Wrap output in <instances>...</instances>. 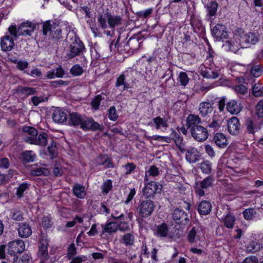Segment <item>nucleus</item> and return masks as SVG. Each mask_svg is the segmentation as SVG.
I'll list each match as a JSON object with an SVG mask.
<instances>
[{
	"label": "nucleus",
	"mask_w": 263,
	"mask_h": 263,
	"mask_svg": "<svg viewBox=\"0 0 263 263\" xmlns=\"http://www.w3.org/2000/svg\"><path fill=\"white\" fill-rule=\"evenodd\" d=\"M185 121L186 126L194 140L202 142L208 138L209 132L206 127L201 125L202 121L198 115L190 114L186 117Z\"/></svg>",
	"instance_id": "1"
},
{
	"label": "nucleus",
	"mask_w": 263,
	"mask_h": 263,
	"mask_svg": "<svg viewBox=\"0 0 263 263\" xmlns=\"http://www.w3.org/2000/svg\"><path fill=\"white\" fill-rule=\"evenodd\" d=\"M68 123L70 125L74 127L80 126V128L85 131H102L104 129V126L102 124L95 121L91 117H87L76 112L69 113Z\"/></svg>",
	"instance_id": "2"
},
{
	"label": "nucleus",
	"mask_w": 263,
	"mask_h": 263,
	"mask_svg": "<svg viewBox=\"0 0 263 263\" xmlns=\"http://www.w3.org/2000/svg\"><path fill=\"white\" fill-rule=\"evenodd\" d=\"M70 38L71 43L68 47L67 57L68 59H71L76 57H81L85 58L84 52L86 49L83 43L80 40L79 36L73 33Z\"/></svg>",
	"instance_id": "3"
},
{
	"label": "nucleus",
	"mask_w": 263,
	"mask_h": 263,
	"mask_svg": "<svg viewBox=\"0 0 263 263\" xmlns=\"http://www.w3.org/2000/svg\"><path fill=\"white\" fill-rule=\"evenodd\" d=\"M235 40L242 48H247L256 44L259 41L258 35L253 32H245L242 29H237L234 35Z\"/></svg>",
	"instance_id": "4"
},
{
	"label": "nucleus",
	"mask_w": 263,
	"mask_h": 263,
	"mask_svg": "<svg viewBox=\"0 0 263 263\" xmlns=\"http://www.w3.org/2000/svg\"><path fill=\"white\" fill-rule=\"evenodd\" d=\"M35 25L29 21L22 23L17 28L15 25H12L8 28L9 33L15 38L22 35L30 36L34 31Z\"/></svg>",
	"instance_id": "5"
},
{
	"label": "nucleus",
	"mask_w": 263,
	"mask_h": 263,
	"mask_svg": "<svg viewBox=\"0 0 263 263\" xmlns=\"http://www.w3.org/2000/svg\"><path fill=\"white\" fill-rule=\"evenodd\" d=\"M61 32L60 27L55 23L51 24L50 22H46L43 26V34L49 35L52 39H60Z\"/></svg>",
	"instance_id": "6"
},
{
	"label": "nucleus",
	"mask_w": 263,
	"mask_h": 263,
	"mask_svg": "<svg viewBox=\"0 0 263 263\" xmlns=\"http://www.w3.org/2000/svg\"><path fill=\"white\" fill-rule=\"evenodd\" d=\"M155 206L153 201L145 200L142 201L139 205V214L143 218L148 217L152 214Z\"/></svg>",
	"instance_id": "7"
},
{
	"label": "nucleus",
	"mask_w": 263,
	"mask_h": 263,
	"mask_svg": "<svg viewBox=\"0 0 263 263\" xmlns=\"http://www.w3.org/2000/svg\"><path fill=\"white\" fill-rule=\"evenodd\" d=\"M25 243L22 240H16L10 242L8 245V253L11 256L21 254L25 250Z\"/></svg>",
	"instance_id": "8"
},
{
	"label": "nucleus",
	"mask_w": 263,
	"mask_h": 263,
	"mask_svg": "<svg viewBox=\"0 0 263 263\" xmlns=\"http://www.w3.org/2000/svg\"><path fill=\"white\" fill-rule=\"evenodd\" d=\"M162 185L157 182H148L143 189V195L147 198H151L157 193H160Z\"/></svg>",
	"instance_id": "9"
},
{
	"label": "nucleus",
	"mask_w": 263,
	"mask_h": 263,
	"mask_svg": "<svg viewBox=\"0 0 263 263\" xmlns=\"http://www.w3.org/2000/svg\"><path fill=\"white\" fill-rule=\"evenodd\" d=\"M173 220L176 223L185 226L187 225L190 219L187 213L179 209H176L172 214Z\"/></svg>",
	"instance_id": "10"
},
{
	"label": "nucleus",
	"mask_w": 263,
	"mask_h": 263,
	"mask_svg": "<svg viewBox=\"0 0 263 263\" xmlns=\"http://www.w3.org/2000/svg\"><path fill=\"white\" fill-rule=\"evenodd\" d=\"M212 36L217 40L226 39L228 37V32L227 27L221 24H216L212 30Z\"/></svg>",
	"instance_id": "11"
},
{
	"label": "nucleus",
	"mask_w": 263,
	"mask_h": 263,
	"mask_svg": "<svg viewBox=\"0 0 263 263\" xmlns=\"http://www.w3.org/2000/svg\"><path fill=\"white\" fill-rule=\"evenodd\" d=\"M222 210L226 212V215L222 218L224 226L228 229H232L236 221L235 217L230 213V208L228 205L223 204Z\"/></svg>",
	"instance_id": "12"
},
{
	"label": "nucleus",
	"mask_w": 263,
	"mask_h": 263,
	"mask_svg": "<svg viewBox=\"0 0 263 263\" xmlns=\"http://www.w3.org/2000/svg\"><path fill=\"white\" fill-rule=\"evenodd\" d=\"M243 108L240 101L234 99L229 100L226 104V108L228 112L232 115H237Z\"/></svg>",
	"instance_id": "13"
},
{
	"label": "nucleus",
	"mask_w": 263,
	"mask_h": 263,
	"mask_svg": "<svg viewBox=\"0 0 263 263\" xmlns=\"http://www.w3.org/2000/svg\"><path fill=\"white\" fill-rule=\"evenodd\" d=\"M1 47L3 51H10L14 46L13 39L9 35H5L1 39Z\"/></svg>",
	"instance_id": "14"
},
{
	"label": "nucleus",
	"mask_w": 263,
	"mask_h": 263,
	"mask_svg": "<svg viewBox=\"0 0 263 263\" xmlns=\"http://www.w3.org/2000/svg\"><path fill=\"white\" fill-rule=\"evenodd\" d=\"M228 128L229 133L233 135H236L239 133L240 124L236 117H233L228 122Z\"/></svg>",
	"instance_id": "15"
},
{
	"label": "nucleus",
	"mask_w": 263,
	"mask_h": 263,
	"mask_svg": "<svg viewBox=\"0 0 263 263\" xmlns=\"http://www.w3.org/2000/svg\"><path fill=\"white\" fill-rule=\"evenodd\" d=\"M201 155L197 149L190 147L186 151L185 159L190 163H195L200 160Z\"/></svg>",
	"instance_id": "16"
},
{
	"label": "nucleus",
	"mask_w": 263,
	"mask_h": 263,
	"mask_svg": "<svg viewBox=\"0 0 263 263\" xmlns=\"http://www.w3.org/2000/svg\"><path fill=\"white\" fill-rule=\"evenodd\" d=\"M48 241L46 239L41 238L39 243V256L45 260H47L49 258L48 252Z\"/></svg>",
	"instance_id": "17"
},
{
	"label": "nucleus",
	"mask_w": 263,
	"mask_h": 263,
	"mask_svg": "<svg viewBox=\"0 0 263 263\" xmlns=\"http://www.w3.org/2000/svg\"><path fill=\"white\" fill-rule=\"evenodd\" d=\"M211 186V182H195L194 188L196 194L199 197H202Z\"/></svg>",
	"instance_id": "18"
},
{
	"label": "nucleus",
	"mask_w": 263,
	"mask_h": 263,
	"mask_svg": "<svg viewBox=\"0 0 263 263\" xmlns=\"http://www.w3.org/2000/svg\"><path fill=\"white\" fill-rule=\"evenodd\" d=\"M205 8L207 12L206 18L209 21L212 22L217 13L218 4L215 1H212L209 3L205 6Z\"/></svg>",
	"instance_id": "19"
},
{
	"label": "nucleus",
	"mask_w": 263,
	"mask_h": 263,
	"mask_svg": "<svg viewBox=\"0 0 263 263\" xmlns=\"http://www.w3.org/2000/svg\"><path fill=\"white\" fill-rule=\"evenodd\" d=\"M102 227L103 229L100 233V236L103 238H105V233H115L118 231V223L116 222H109L104 225L102 224Z\"/></svg>",
	"instance_id": "20"
},
{
	"label": "nucleus",
	"mask_w": 263,
	"mask_h": 263,
	"mask_svg": "<svg viewBox=\"0 0 263 263\" xmlns=\"http://www.w3.org/2000/svg\"><path fill=\"white\" fill-rule=\"evenodd\" d=\"M17 231L19 236L22 238H28L32 234L31 227L27 222L20 223Z\"/></svg>",
	"instance_id": "21"
},
{
	"label": "nucleus",
	"mask_w": 263,
	"mask_h": 263,
	"mask_svg": "<svg viewBox=\"0 0 263 263\" xmlns=\"http://www.w3.org/2000/svg\"><path fill=\"white\" fill-rule=\"evenodd\" d=\"M153 230L154 235L159 237H166L168 232L167 225L165 223H162L159 225H155Z\"/></svg>",
	"instance_id": "22"
},
{
	"label": "nucleus",
	"mask_w": 263,
	"mask_h": 263,
	"mask_svg": "<svg viewBox=\"0 0 263 263\" xmlns=\"http://www.w3.org/2000/svg\"><path fill=\"white\" fill-rule=\"evenodd\" d=\"M201 231L198 227H193L189 232L187 239L189 242L193 243L197 242L200 239Z\"/></svg>",
	"instance_id": "23"
},
{
	"label": "nucleus",
	"mask_w": 263,
	"mask_h": 263,
	"mask_svg": "<svg viewBox=\"0 0 263 263\" xmlns=\"http://www.w3.org/2000/svg\"><path fill=\"white\" fill-rule=\"evenodd\" d=\"M133 72L132 69L129 71L126 70L124 71L118 78H117L116 83V86L117 87H120V86H123V90H127L129 88V85L125 81V77L128 76V73Z\"/></svg>",
	"instance_id": "24"
},
{
	"label": "nucleus",
	"mask_w": 263,
	"mask_h": 263,
	"mask_svg": "<svg viewBox=\"0 0 263 263\" xmlns=\"http://www.w3.org/2000/svg\"><path fill=\"white\" fill-rule=\"evenodd\" d=\"M96 162L98 165L103 166L105 168L114 166L111 159L107 155L99 156L96 159Z\"/></svg>",
	"instance_id": "25"
},
{
	"label": "nucleus",
	"mask_w": 263,
	"mask_h": 263,
	"mask_svg": "<svg viewBox=\"0 0 263 263\" xmlns=\"http://www.w3.org/2000/svg\"><path fill=\"white\" fill-rule=\"evenodd\" d=\"M152 121L157 129H166L168 127V119L166 117L162 118L158 116L154 118Z\"/></svg>",
	"instance_id": "26"
},
{
	"label": "nucleus",
	"mask_w": 263,
	"mask_h": 263,
	"mask_svg": "<svg viewBox=\"0 0 263 263\" xmlns=\"http://www.w3.org/2000/svg\"><path fill=\"white\" fill-rule=\"evenodd\" d=\"M211 104L208 102H202L199 105V114L202 117H205L213 111Z\"/></svg>",
	"instance_id": "27"
},
{
	"label": "nucleus",
	"mask_w": 263,
	"mask_h": 263,
	"mask_svg": "<svg viewBox=\"0 0 263 263\" xmlns=\"http://www.w3.org/2000/svg\"><path fill=\"white\" fill-rule=\"evenodd\" d=\"M213 141L216 145L220 148L226 147L228 144L226 137L222 133H216L214 136Z\"/></svg>",
	"instance_id": "28"
},
{
	"label": "nucleus",
	"mask_w": 263,
	"mask_h": 263,
	"mask_svg": "<svg viewBox=\"0 0 263 263\" xmlns=\"http://www.w3.org/2000/svg\"><path fill=\"white\" fill-rule=\"evenodd\" d=\"M32 142H31V144L45 146L47 142V135L45 132L37 133L34 139H32Z\"/></svg>",
	"instance_id": "29"
},
{
	"label": "nucleus",
	"mask_w": 263,
	"mask_h": 263,
	"mask_svg": "<svg viewBox=\"0 0 263 263\" xmlns=\"http://www.w3.org/2000/svg\"><path fill=\"white\" fill-rule=\"evenodd\" d=\"M52 119L55 123H63L66 121L67 116L64 111L56 109L52 114Z\"/></svg>",
	"instance_id": "30"
},
{
	"label": "nucleus",
	"mask_w": 263,
	"mask_h": 263,
	"mask_svg": "<svg viewBox=\"0 0 263 263\" xmlns=\"http://www.w3.org/2000/svg\"><path fill=\"white\" fill-rule=\"evenodd\" d=\"M106 18L109 26L114 28L121 24L122 18L120 16L112 15L109 13H106Z\"/></svg>",
	"instance_id": "31"
},
{
	"label": "nucleus",
	"mask_w": 263,
	"mask_h": 263,
	"mask_svg": "<svg viewBox=\"0 0 263 263\" xmlns=\"http://www.w3.org/2000/svg\"><path fill=\"white\" fill-rule=\"evenodd\" d=\"M212 205L208 201H202L198 207V212L200 215H205L209 214L211 211Z\"/></svg>",
	"instance_id": "32"
},
{
	"label": "nucleus",
	"mask_w": 263,
	"mask_h": 263,
	"mask_svg": "<svg viewBox=\"0 0 263 263\" xmlns=\"http://www.w3.org/2000/svg\"><path fill=\"white\" fill-rule=\"evenodd\" d=\"M173 134V140L176 146L181 153H184L185 151V146L183 142V138L176 132H174Z\"/></svg>",
	"instance_id": "33"
},
{
	"label": "nucleus",
	"mask_w": 263,
	"mask_h": 263,
	"mask_svg": "<svg viewBox=\"0 0 263 263\" xmlns=\"http://www.w3.org/2000/svg\"><path fill=\"white\" fill-rule=\"evenodd\" d=\"M140 46V43L139 41L136 38H130L128 41L126 43V44L124 46V51L125 52H128L130 49L133 50H136ZM122 51V49L120 50Z\"/></svg>",
	"instance_id": "34"
},
{
	"label": "nucleus",
	"mask_w": 263,
	"mask_h": 263,
	"mask_svg": "<svg viewBox=\"0 0 263 263\" xmlns=\"http://www.w3.org/2000/svg\"><path fill=\"white\" fill-rule=\"evenodd\" d=\"M16 92L22 95L28 96L35 94L37 90L33 87L19 86L16 89Z\"/></svg>",
	"instance_id": "35"
},
{
	"label": "nucleus",
	"mask_w": 263,
	"mask_h": 263,
	"mask_svg": "<svg viewBox=\"0 0 263 263\" xmlns=\"http://www.w3.org/2000/svg\"><path fill=\"white\" fill-rule=\"evenodd\" d=\"M72 191L73 194L78 198H84L86 195L85 187L79 184H75L73 187Z\"/></svg>",
	"instance_id": "36"
},
{
	"label": "nucleus",
	"mask_w": 263,
	"mask_h": 263,
	"mask_svg": "<svg viewBox=\"0 0 263 263\" xmlns=\"http://www.w3.org/2000/svg\"><path fill=\"white\" fill-rule=\"evenodd\" d=\"M22 157L23 161L31 162L35 159L36 155L32 151H26L22 153Z\"/></svg>",
	"instance_id": "37"
},
{
	"label": "nucleus",
	"mask_w": 263,
	"mask_h": 263,
	"mask_svg": "<svg viewBox=\"0 0 263 263\" xmlns=\"http://www.w3.org/2000/svg\"><path fill=\"white\" fill-rule=\"evenodd\" d=\"M135 241V236L132 233H126L122 237L121 242L126 246H132Z\"/></svg>",
	"instance_id": "38"
},
{
	"label": "nucleus",
	"mask_w": 263,
	"mask_h": 263,
	"mask_svg": "<svg viewBox=\"0 0 263 263\" xmlns=\"http://www.w3.org/2000/svg\"><path fill=\"white\" fill-rule=\"evenodd\" d=\"M243 217L246 220H252L257 214V210L254 208L245 209L242 212Z\"/></svg>",
	"instance_id": "39"
},
{
	"label": "nucleus",
	"mask_w": 263,
	"mask_h": 263,
	"mask_svg": "<svg viewBox=\"0 0 263 263\" xmlns=\"http://www.w3.org/2000/svg\"><path fill=\"white\" fill-rule=\"evenodd\" d=\"M31 258L30 255L24 253L21 256V254H18L13 258V263H28Z\"/></svg>",
	"instance_id": "40"
},
{
	"label": "nucleus",
	"mask_w": 263,
	"mask_h": 263,
	"mask_svg": "<svg viewBox=\"0 0 263 263\" xmlns=\"http://www.w3.org/2000/svg\"><path fill=\"white\" fill-rule=\"evenodd\" d=\"M250 73L253 77L258 78L263 73V67L260 65L253 66L251 68Z\"/></svg>",
	"instance_id": "41"
},
{
	"label": "nucleus",
	"mask_w": 263,
	"mask_h": 263,
	"mask_svg": "<svg viewBox=\"0 0 263 263\" xmlns=\"http://www.w3.org/2000/svg\"><path fill=\"white\" fill-rule=\"evenodd\" d=\"M10 213L11 218L14 221H22L24 219L23 213L18 209H12Z\"/></svg>",
	"instance_id": "42"
},
{
	"label": "nucleus",
	"mask_w": 263,
	"mask_h": 263,
	"mask_svg": "<svg viewBox=\"0 0 263 263\" xmlns=\"http://www.w3.org/2000/svg\"><path fill=\"white\" fill-rule=\"evenodd\" d=\"M252 93L256 97L263 96V86L259 83H255L252 87Z\"/></svg>",
	"instance_id": "43"
},
{
	"label": "nucleus",
	"mask_w": 263,
	"mask_h": 263,
	"mask_svg": "<svg viewBox=\"0 0 263 263\" xmlns=\"http://www.w3.org/2000/svg\"><path fill=\"white\" fill-rule=\"evenodd\" d=\"M49 174V171L47 168L43 167H39L31 171V174L33 176H48Z\"/></svg>",
	"instance_id": "44"
},
{
	"label": "nucleus",
	"mask_w": 263,
	"mask_h": 263,
	"mask_svg": "<svg viewBox=\"0 0 263 263\" xmlns=\"http://www.w3.org/2000/svg\"><path fill=\"white\" fill-rule=\"evenodd\" d=\"M83 72L82 67L79 64H75L72 66L70 70V73L73 76H80Z\"/></svg>",
	"instance_id": "45"
},
{
	"label": "nucleus",
	"mask_w": 263,
	"mask_h": 263,
	"mask_svg": "<svg viewBox=\"0 0 263 263\" xmlns=\"http://www.w3.org/2000/svg\"><path fill=\"white\" fill-rule=\"evenodd\" d=\"M103 98L101 95L96 96L91 102V105L92 109L98 110L99 109L100 103L103 100Z\"/></svg>",
	"instance_id": "46"
},
{
	"label": "nucleus",
	"mask_w": 263,
	"mask_h": 263,
	"mask_svg": "<svg viewBox=\"0 0 263 263\" xmlns=\"http://www.w3.org/2000/svg\"><path fill=\"white\" fill-rule=\"evenodd\" d=\"M22 132L24 134L25 137L27 135L32 134V136L37 134V130L33 127L29 126H24L22 127Z\"/></svg>",
	"instance_id": "47"
},
{
	"label": "nucleus",
	"mask_w": 263,
	"mask_h": 263,
	"mask_svg": "<svg viewBox=\"0 0 263 263\" xmlns=\"http://www.w3.org/2000/svg\"><path fill=\"white\" fill-rule=\"evenodd\" d=\"M200 168L203 173L209 174L212 168L211 163L207 160L202 162L200 164Z\"/></svg>",
	"instance_id": "48"
},
{
	"label": "nucleus",
	"mask_w": 263,
	"mask_h": 263,
	"mask_svg": "<svg viewBox=\"0 0 263 263\" xmlns=\"http://www.w3.org/2000/svg\"><path fill=\"white\" fill-rule=\"evenodd\" d=\"M178 80L181 85L185 86L189 81V79L186 73L185 72H180L179 74Z\"/></svg>",
	"instance_id": "49"
},
{
	"label": "nucleus",
	"mask_w": 263,
	"mask_h": 263,
	"mask_svg": "<svg viewBox=\"0 0 263 263\" xmlns=\"http://www.w3.org/2000/svg\"><path fill=\"white\" fill-rule=\"evenodd\" d=\"M159 170L155 165L150 166L149 168L145 173V177L147 178L148 176L155 177L159 175Z\"/></svg>",
	"instance_id": "50"
},
{
	"label": "nucleus",
	"mask_w": 263,
	"mask_h": 263,
	"mask_svg": "<svg viewBox=\"0 0 263 263\" xmlns=\"http://www.w3.org/2000/svg\"><path fill=\"white\" fill-rule=\"evenodd\" d=\"M48 151L51 159H53L57 157L58 154L57 148L56 144L54 142H53L48 147Z\"/></svg>",
	"instance_id": "51"
},
{
	"label": "nucleus",
	"mask_w": 263,
	"mask_h": 263,
	"mask_svg": "<svg viewBox=\"0 0 263 263\" xmlns=\"http://www.w3.org/2000/svg\"><path fill=\"white\" fill-rule=\"evenodd\" d=\"M149 139L158 141L160 142H165L167 143L171 142V138L167 136H161L158 135H154L152 137H149Z\"/></svg>",
	"instance_id": "52"
},
{
	"label": "nucleus",
	"mask_w": 263,
	"mask_h": 263,
	"mask_svg": "<svg viewBox=\"0 0 263 263\" xmlns=\"http://www.w3.org/2000/svg\"><path fill=\"white\" fill-rule=\"evenodd\" d=\"M223 189L229 194L238 191V189L233 184L227 182H225L223 184Z\"/></svg>",
	"instance_id": "53"
},
{
	"label": "nucleus",
	"mask_w": 263,
	"mask_h": 263,
	"mask_svg": "<svg viewBox=\"0 0 263 263\" xmlns=\"http://www.w3.org/2000/svg\"><path fill=\"white\" fill-rule=\"evenodd\" d=\"M112 182H104L101 186L102 193L107 195L112 190Z\"/></svg>",
	"instance_id": "54"
},
{
	"label": "nucleus",
	"mask_w": 263,
	"mask_h": 263,
	"mask_svg": "<svg viewBox=\"0 0 263 263\" xmlns=\"http://www.w3.org/2000/svg\"><path fill=\"white\" fill-rule=\"evenodd\" d=\"M234 90L238 95H245L248 92L247 88L243 85L239 84L234 87Z\"/></svg>",
	"instance_id": "55"
},
{
	"label": "nucleus",
	"mask_w": 263,
	"mask_h": 263,
	"mask_svg": "<svg viewBox=\"0 0 263 263\" xmlns=\"http://www.w3.org/2000/svg\"><path fill=\"white\" fill-rule=\"evenodd\" d=\"M24 72L33 78L40 77L42 74L41 71L37 68H33L31 70L25 71Z\"/></svg>",
	"instance_id": "56"
},
{
	"label": "nucleus",
	"mask_w": 263,
	"mask_h": 263,
	"mask_svg": "<svg viewBox=\"0 0 263 263\" xmlns=\"http://www.w3.org/2000/svg\"><path fill=\"white\" fill-rule=\"evenodd\" d=\"M256 114L259 118H263V99L260 100L255 107Z\"/></svg>",
	"instance_id": "57"
},
{
	"label": "nucleus",
	"mask_w": 263,
	"mask_h": 263,
	"mask_svg": "<svg viewBox=\"0 0 263 263\" xmlns=\"http://www.w3.org/2000/svg\"><path fill=\"white\" fill-rule=\"evenodd\" d=\"M108 111L109 119L112 121H116L118 118V115L117 114L115 107L114 106H111Z\"/></svg>",
	"instance_id": "58"
},
{
	"label": "nucleus",
	"mask_w": 263,
	"mask_h": 263,
	"mask_svg": "<svg viewBox=\"0 0 263 263\" xmlns=\"http://www.w3.org/2000/svg\"><path fill=\"white\" fill-rule=\"evenodd\" d=\"M42 224L45 229L51 228L52 224L51 218L48 216L43 217L42 219Z\"/></svg>",
	"instance_id": "59"
},
{
	"label": "nucleus",
	"mask_w": 263,
	"mask_h": 263,
	"mask_svg": "<svg viewBox=\"0 0 263 263\" xmlns=\"http://www.w3.org/2000/svg\"><path fill=\"white\" fill-rule=\"evenodd\" d=\"M53 173L55 176H61L64 173L63 168L60 164L55 163L53 170Z\"/></svg>",
	"instance_id": "60"
},
{
	"label": "nucleus",
	"mask_w": 263,
	"mask_h": 263,
	"mask_svg": "<svg viewBox=\"0 0 263 263\" xmlns=\"http://www.w3.org/2000/svg\"><path fill=\"white\" fill-rule=\"evenodd\" d=\"M50 84L53 87L57 88L62 86H67L69 85V82L59 80L57 81H52Z\"/></svg>",
	"instance_id": "61"
},
{
	"label": "nucleus",
	"mask_w": 263,
	"mask_h": 263,
	"mask_svg": "<svg viewBox=\"0 0 263 263\" xmlns=\"http://www.w3.org/2000/svg\"><path fill=\"white\" fill-rule=\"evenodd\" d=\"M76 254V248L75 245L72 243L68 248L67 256L69 259H71L72 257Z\"/></svg>",
	"instance_id": "62"
},
{
	"label": "nucleus",
	"mask_w": 263,
	"mask_h": 263,
	"mask_svg": "<svg viewBox=\"0 0 263 263\" xmlns=\"http://www.w3.org/2000/svg\"><path fill=\"white\" fill-rule=\"evenodd\" d=\"M47 100V98L44 99L42 97L33 96L31 98V101L34 106H37L40 103Z\"/></svg>",
	"instance_id": "63"
},
{
	"label": "nucleus",
	"mask_w": 263,
	"mask_h": 263,
	"mask_svg": "<svg viewBox=\"0 0 263 263\" xmlns=\"http://www.w3.org/2000/svg\"><path fill=\"white\" fill-rule=\"evenodd\" d=\"M220 126V122L215 119H213L212 121L208 123L207 127L213 129L214 130H217Z\"/></svg>",
	"instance_id": "64"
}]
</instances>
